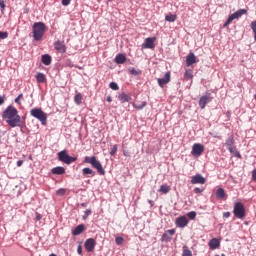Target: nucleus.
Here are the masks:
<instances>
[{
    "mask_svg": "<svg viewBox=\"0 0 256 256\" xmlns=\"http://www.w3.org/2000/svg\"><path fill=\"white\" fill-rule=\"evenodd\" d=\"M124 241L125 240L123 239V237H116L115 238L116 245H123Z\"/></svg>",
    "mask_w": 256,
    "mask_h": 256,
    "instance_id": "nucleus-39",
    "label": "nucleus"
},
{
    "mask_svg": "<svg viewBox=\"0 0 256 256\" xmlns=\"http://www.w3.org/2000/svg\"><path fill=\"white\" fill-rule=\"evenodd\" d=\"M43 65H49L51 63V56L49 54L42 55Z\"/></svg>",
    "mask_w": 256,
    "mask_h": 256,
    "instance_id": "nucleus-27",
    "label": "nucleus"
},
{
    "mask_svg": "<svg viewBox=\"0 0 256 256\" xmlns=\"http://www.w3.org/2000/svg\"><path fill=\"white\" fill-rule=\"evenodd\" d=\"M70 4H71V0H62V5L64 7H68V5H70Z\"/></svg>",
    "mask_w": 256,
    "mask_h": 256,
    "instance_id": "nucleus-44",
    "label": "nucleus"
},
{
    "mask_svg": "<svg viewBox=\"0 0 256 256\" xmlns=\"http://www.w3.org/2000/svg\"><path fill=\"white\" fill-rule=\"evenodd\" d=\"M204 151H205V146H203V144L195 143L192 146L191 155L193 157H201V155H203Z\"/></svg>",
    "mask_w": 256,
    "mask_h": 256,
    "instance_id": "nucleus-8",
    "label": "nucleus"
},
{
    "mask_svg": "<svg viewBox=\"0 0 256 256\" xmlns=\"http://www.w3.org/2000/svg\"><path fill=\"white\" fill-rule=\"evenodd\" d=\"M84 163H89L94 169L97 170V173H99V175H105V169H103V165L99 160H97V157L86 156L84 158Z\"/></svg>",
    "mask_w": 256,
    "mask_h": 256,
    "instance_id": "nucleus-3",
    "label": "nucleus"
},
{
    "mask_svg": "<svg viewBox=\"0 0 256 256\" xmlns=\"http://www.w3.org/2000/svg\"><path fill=\"white\" fill-rule=\"evenodd\" d=\"M52 175H65V168L63 166H57L51 169Z\"/></svg>",
    "mask_w": 256,
    "mask_h": 256,
    "instance_id": "nucleus-19",
    "label": "nucleus"
},
{
    "mask_svg": "<svg viewBox=\"0 0 256 256\" xmlns=\"http://www.w3.org/2000/svg\"><path fill=\"white\" fill-rule=\"evenodd\" d=\"M223 217H224L225 219H229V217H231V212H224V213H223Z\"/></svg>",
    "mask_w": 256,
    "mask_h": 256,
    "instance_id": "nucleus-48",
    "label": "nucleus"
},
{
    "mask_svg": "<svg viewBox=\"0 0 256 256\" xmlns=\"http://www.w3.org/2000/svg\"><path fill=\"white\" fill-rule=\"evenodd\" d=\"M125 61H127V56H125V54H118L115 57V63L117 65H123V63H125Z\"/></svg>",
    "mask_w": 256,
    "mask_h": 256,
    "instance_id": "nucleus-23",
    "label": "nucleus"
},
{
    "mask_svg": "<svg viewBox=\"0 0 256 256\" xmlns=\"http://www.w3.org/2000/svg\"><path fill=\"white\" fill-rule=\"evenodd\" d=\"M149 204H150V205H153V201L150 200V201H149Z\"/></svg>",
    "mask_w": 256,
    "mask_h": 256,
    "instance_id": "nucleus-57",
    "label": "nucleus"
},
{
    "mask_svg": "<svg viewBox=\"0 0 256 256\" xmlns=\"http://www.w3.org/2000/svg\"><path fill=\"white\" fill-rule=\"evenodd\" d=\"M251 29H252L253 33H256V21H253L251 23Z\"/></svg>",
    "mask_w": 256,
    "mask_h": 256,
    "instance_id": "nucleus-47",
    "label": "nucleus"
},
{
    "mask_svg": "<svg viewBox=\"0 0 256 256\" xmlns=\"http://www.w3.org/2000/svg\"><path fill=\"white\" fill-rule=\"evenodd\" d=\"M0 9L1 11H5V0H0Z\"/></svg>",
    "mask_w": 256,
    "mask_h": 256,
    "instance_id": "nucleus-45",
    "label": "nucleus"
},
{
    "mask_svg": "<svg viewBox=\"0 0 256 256\" xmlns=\"http://www.w3.org/2000/svg\"><path fill=\"white\" fill-rule=\"evenodd\" d=\"M175 235V229L167 230L161 237V241L164 243H169L171 239H173V236Z\"/></svg>",
    "mask_w": 256,
    "mask_h": 256,
    "instance_id": "nucleus-14",
    "label": "nucleus"
},
{
    "mask_svg": "<svg viewBox=\"0 0 256 256\" xmlns=\"http://www.w3.org/2000/svg\"><path fill=\"white\" fill-rule=\"evenodd\" d=\"M117 149H118L117 144L112 146L111 151H110L111 157L115 156V154L117 153Z\"/></svg>",
    "mask_w": 256,
    "mask_h": 256,
    "instance_id": "nucleus-38",
    "label": "nucleus"
},
{
    "mask_svg": "<svg viewBox=\"0 0 256 256\" xmlns=\"http://www.w3.org/2000/svg\"><path fill=\"white\" fill-rule=\"evenodd\" d=\"M41 219H42L41 214L37 213V214H36V220H37V221H41Z\"/></svg>",
    "mask_w": 256,
    "mask_h": 256,
    "instance_id": "nucleus-52",
    "label": "nucleus"
},
{
    "mask_svg": "<svg viewBox=\"0 0 256 256\" xmlns=\"http://www.w3.org/2000/svg\"><path fill=\"white\" fill-rule=\"evenodd\" d=\"M158 85L159 87L164 88L165 85H167V83H169V81H171V72H166L163 78H158Z\"/></svg>",
    "mask_w": 256,
    "mask_h": 256,
    "instance_id": "nucleus-13",
    "label": "nucleus"
},
{
    "mask_svg": "<svg viewBox=\"0 0 256 256\" xmlns=\"http://www.w3.org/2000/svg\"><path fill=\"white\" fill-rule=\"evenodd\" d=\"M187 217L190 218L192 221L197 217V212L191 211L187 213Z\"/></svg>",
    "mask_w": 256,
    "mask_h": 256,
    "instance_id": "nucleus-37",
    "label": "nucleus"
},
{
    "mask_svg": "<svg viewBox=\"0 0 256 256\" xmlns=\"http://www.w3.org/2000/svg\"><path fill=\"white\" fill-rule=\"evenodd\" d=\"M7 37H9L8 32L0 31V39H7Z\"/></svg>",
    "mask_w": 256,
    "mask_h": 256,
    "instance_id": "nucleus-42",
    "label": "nucleus"
},
{
    "mask_svg": "<svg viewBox=\"0 0 256 256\" xmlns=\"http://www.w3.org/2000/svg\"><path fill=\"white\" fill-rule=\"evenodd\" d=\"M106 101H107L108 103H111V101H113V98H111V96H107Z\"/></svg>",
    "mask_w": 256,
    "mask_h": 256,
    "instance_id": "nucleus-54",
    "label": "nucleus"
},
{
    "mask_svg": "<svg viewBox=\"0 0 256 256\" xmlns=\"http://www.w3.org/2000/svg\"><path fill=\"white\" fill-rule=\"evenodd\" d=\"M195 63H197V57L193 52H190L186 57V66L191 67V65H195Z\"/></svg>",
    "mask_w": 256,
    "mask_h": 256,
    "instance_id": "nucleus-17",
    "label": "nucleus"
},
{
    "mask_svg": "<svg viewBox=\"0 0 256 256\" xmlns=\"http://www.w3.org/2000/svg\"><path fill=\"white\" fill-rule=\"evenodd\" d=\"M228 151L234 155V157H237L238 159H241V153L235 146H232L231 148H228Z\"/></svg>",
    "mask_w": 256,
    "mask_h": 256,
    "instance_id": "nucleus-24",
    "label": "nucleus"
},
{
    "mask_svg": "<svg viewBox=\"0 0 256 256\" xmlns=\"http://www.w3.org/2000/svg\"><path fill=\"white\" fill-rule=\"evenodd\" d=\"M23 165V160H18L17 161V167H21Z\"/></svg>",
    "mask_w": 256,
    "mask_h": 256,
    "instance_id": "nucleus-53",
    "label": "nucleus"
},
{
    "mask_svg": "<svg viewBox=\"0 0 256 256\" xmlns=\"http://www.w3.org/2000/svg\"><path fill=\"white\" fill-rule=\"evenodd\" d=\"M184 77L187 80L193 79V70H191V69L186 70L185 73H184Z\"/></svg>",
    "mask_w": 256,
    "mask_h": 256,
    "instance_id": "nucleus-33",
    "label": "nucleus"
},
{
    "mask_svg": "<svg viewBox=\"0 0 256 256\" xmlns=\"http://www.w3.org/2000/svg\"><path fill=\"white\" fill-rule=\"evenodd\" d=\"M177 20V16L174 14H169L165 16V21H168V23H175Z\"/></svg>",
    "mask_w": 256,
    "mask_h": 256,
    "instance_id": "nucleus-28",
    "label": "nucleus"
},
{
    "mask_svg": "<svg viewBox=\"0 0 256 256\" xmlns=\"http://www.w3.org/2000/svg\"><path fill=\"white\" fill-rule=\"evenodd\" d=\"M82 175L84 177H95V175H97V173L93 169L86 167V168L82 169Z\"/></svg>",
    "mask_w": 256,
    "mask_h": 256,
    "instance_id": "nucleus-18",
    "label": "nucleus"
},
{
    "mask_svg": "<svg viewBox=\"0 0 256 256\" xmlns=\"http://www.w3.org/2000/svg\"><path fill=\"white\" fill-rule=\"evenodd\" d=\"M109 87L112 89V91H119V85L117 82H110Z\"/></svg>",
    "mask_w": 256,
    "mask_h": 256,
    "instance_id": "nucleus-34",
    "label": "nucleus"
},
{
    "mask_svg": "<svg viewBox=\"0 0 256 256\" xmlns=\"http://www.w3.org/2000/svg\"><path fill=\"white\" fill-rule=\"evenodd\" d=\"M47 31V26L43 22H35L32 26L34 41H41Z\"/></svg>",
    "mask_w": 256,
    "mask_h": 256,
    "instance_id": "nucleus-2",
    "label": "nucleus"
},
{
    "mask_svg": "<svg viewBox=\"0 0 256 256\" xmlns=\"http://www.w3.org/2000/svg\"><path fill=\"white\" fill-rule=\"evenodd\" d=\"M65 193H66L65 188H60L56 191V195H59V196H63L65 195Z\"/></svg>",
    "mask_w": 256,
    "mask_h": 256,
    "instance_id": "nucleus-40",
    "label": "nucleus"
},
{
    "mask_svg": "<svg viewBox=\"0 0 256 256\" xmlns=\"http://www.w3.org/2000/svg\"><path fill=\"white\" fill-rule=\"evenodd\" d=\"M205 177H203L201 174H196L192 176L191 183L192 185H205Z\"/></svg>",
    "mask_w": 256,
    "mask_h": 256,
    "instance_id": "nucleus-16",
    "label": "nucleus"
},
{
    "mask_svg": "<svg viewBox=\"0 0 256 256\" xmlns=\"http://www.w3.org/2000/svg\"><path fill=\"white\" fill-rule=\"evenodd\" d=\"M83 231H85V225L80 224V225L76 226L75 229L72 230V235L74 237H77V235H81V233H83Z\"/></svg>",
    "mask_w": 256,
    "mask_h": 256,
    "instance_id": "nucleus-20",
    "label": "nucleus"
},
{
    "mask_svg": "<svg viewBox=\"0 0 256 256\" xmlns=\"http://www.w3.org/2000/svg\"><path fill=\"white\" fill-rule=\"evenodd\" d=\"M45 74L43 73H38L36 74V81L37 83H45Z\"/></svg>",
    "mask_w": 256,
    "mask_h": 256,
    "instance_id": "nucleus-31",
    "label": "nucleus"
},
{
    "mask_svg": "<svg viewBox=\"0 0 256 256\" xmlns=\"http://www.w3.org/2000/svg\"><path fill=\"white\" fill-rule=\"evenodd\" d=\"M216 199H223L225 197V190L223 188H218L216 190Z\"/></svg>",
    "mask_w": 256,
    "mask_h": 256,
    "instance_id": "nucleus-25",
    "label": "nucleus"
},
{
    "mask_svg": "<svg viewBox=\"0 0 256 256\" xmlns=\"http://www.w3.org/2000/svg\"><path fill=\"white\" fill-rule=\"evenodd\" d=\"M77 253H78V255H83V247L81 245H78Z\"/></svg>",
    "mask_w": 256,
    "mask_h": 256,
    "instance_id": "nucleus-46",
    "label": "nucleus"
},
{
    "mask_svg": "<svg viewBox=\"0 0 256 256\" xmlns=\"http://www.w3.org/2000/svg\"><path fill=\"white\" fill-rule=\"evenodd\" d=\"M5 103V97L0 96V105H3Z\"/></svg>",
    "mask_w": 256,
    "mask_h": 256,
    "instance_id": "nucleus-51",
    "label": "nucleus"
},
{
    "mask_svg": "<svg viewBox=\"0 0 256 256\" xmlns=\"http://www.w3.org/2000/svg\"><path fill=\"white\" fill-rule=\"evenodd\" d=\"M134 109H138V111H141L142 109H145L147 107V102L143 101L141 104H133Z\"/></svg>",
    "mask_w": 256,
    "mask_h": 256,
    "instance_id": "nucleus-32",
    "label": "nucleus"
},
{
    "mask_svg": "<svg viewBox=\"0 0 256 256\" xmlns=\"http://www.w3.org/2000/svg\"><path fill=\"white\" fill-rule=\"evenodd\" d=\"M175 225L179 229H185V227H187V225H189V220L185 216H180L176 219Z\"/></svg>",
    "mask_w": 256,
    "mask_h": 256,
    "instance_id": "nucleus-11",
    "label": "nucleus"
},
{
    "mask_svg": "<svg viewBox=\"0 0 256 256\" xmlns=\"http://www.w3.org/2000/svg\"><path fill=\"white\" fill-rule=\"evenodd\" d=\"M97 245V242L93 238H88L85 243L84 247L88 253H93L95 251V246Z\"/></svg>",
    "mask_w": 256,
    "mask_h": 256,
    "instance_id": "nucleus-10",
    "label": "nucleus"
},
{
    "mask_svg": "<svg viewBox=\"0 0 256 256\" xmlns=\"http://www.w3.org/2000/svg\"><path fill=\"white\" fill-rule=\"evenodd\" d=\"M81 207H84V208L87 207V203H82Z\"/></svg>",
    "mask_w": 256,
    "mask_h": 256,
    "instance_id": "nucleus-55",
    "label": "nucleus"
},
{
    "mask_svg": "<svg viewBox=\"0 0 256 256\" xmlns=\"http://www.w3.org/2000/svg\"><path fill=\"white\" fill-rule=\"evenodd\" d=\"M221 256H225V254H221Z\"/></svg>",
    "mask_w": 256,
    "mask_h": 256,
    "instance_id": "nucleus-59",
    "label": "nucleus"
},
{
    "mask_svg": "<svg viewBox=\"0 0 256 256\" xmlns=\"http://www.w3.org/2000/svg\"><path fill=\"white\" fill-rule=\"evenodd\" d=\"M233 215L236 219H245V205L241 202H236L234 204Z\"/></svg>",
    "mask_w": 256,
    "mask_h": 256,
    "instance_id": "nucleus-6",
    "label": "nucleus"
},
{
    "mask_svg": "<svg viewBox=\"0 0 256 256\" xmlns=\"http://www.w3.org/2000/svg\"><path fill=\"white\" fill-rule=\"evenodd\" d=\"M2 119L6 121L9 127L15 129V127H21V116L19 115V111L12 105L7 106L5 111L2 113Z\"/></svg>",
    "mask_w": 256,
    "mask_h": 256,
    "instance_id": "nucleus-1",
    "label": "nucleus"
},
{
    "mask_svg": "<svg viewBox=\"0 0 256 256\" xmlns=\"http://www.w3.org/2000/svg\"><path fill=\"white\" fill-rule=\"evenodd\" d=\"M130 73L131 75H134L135 77H137V75H139V70H136L135 68H131Z\"/></svg>",
    "mask_w": 256,
    "mask_h": 256,
    "instance_id": "nucleus-43",
    "label": "nucleus"
},
{
    "mask_svg": "<svg viewBox=\"0 0 256 256\" xmlns=\"http://www.w3.org/2000/svg\"><path fill=\"white\" fill-rule=\"evenodd\" d=\"M31 117L38 119L41 125H47V113H45L41 108H33L30 110Z\"/></svg>",
    "mask_w": 256,
    "mask_h": 256,
    "instance_id": "nucleus-4",
    "label": "nucleus"
},
{
    "mask_svg": "<svg viewBox=\"0 0 256 256\" xmlns=\"http://www.w3.org/2000/svg\"><path fill=\"white\" fill-rule=\"evenodd\" d=\"M254 41H256V32H254Z\"/></svg>",
    "mask_w": 256,
    "mask_h": 256,
    "instance_id": "nucleus-56",
    "label": "nucleus"
},
{
    "mask_svg": "<svg viewBox=\"0 0 256 256\" xmlns=\"http://www.w3.org/2000/svg\"><path fill=\"white\" fill-rule=\"evenodd\" d=\"M209 247L210 249H213V250L219 249V247H221V242L219 241V239L213 238L209 242Z\"/></svg>",
    "mask_w": 256,
    "mask_h": 256,
    "instance_id": "nucleus-21",
    "label": "nucleus"
},
{
    "mask_svg": "<svg viewBox=\"0 0 256 256\" xmlns=\"http://www.w3.org/2000/svg\"><path fill=\"white\" fill-rule=\"evenodd\" d=\"M156 38L148 37L145 39V42L142 44V49H155Z\"/></svg>",
    "mask_w": 256,
    "mask_h": 256,
    "instance_id": "nucleus-12",
    "label": "nucleus"
},
{
    "mask_svg": "<svg viewBox=\"0 0 256 256\" xmlns=\"http://www.w3.org/2000/svg\"><path fill=\"white\" fill-rule=\"evenodd\" d=\"M58 160L66 165H71V163H75V161H77V157L69 156L67 150H62L58 152Z\"/></svg>",
    "mask_w": 256,
    "mask_h": 256,
    "instance_id": "nucleus-5",
    "label": "nucleus"
},
{
    "mask_svg": "<svg viewBox=\"0 0 256 256\" xmlns=\"http://www.w3.org/2000/svg\"><path fill=\"white\" fill-rule=\"evenodd\" d=\"M235 139H233L232 136L228 137L226 140V147L227 149H230L231 147H235Z\"/></svg>",
    "mask_w": 256,
    "mask_h": 256,
    "instance_id": "nucleus-26",
    "label": "nucleus"
},
{
    "mask_svg": "<svg viewBox=\"0 0 256 256\" xmlns=\"http://www.w3.org/2000/svg\"><path fill=\"white\" fill-rule=\"evenodd\" d=\"M74 102L76 103V105H81V103H83V96L81 95V93H78L74 96Z\"/></svg>",
    "mask_w": 256,
    "mask_h": 256,
    "instance_id": "nucleus-29",
    "label": "nucleus"
},
{
    "mask_svg": "<svg viewBox=\"0 0 256 256\" xmlns=\"http://www.w3.org/2000/svg\"><path fill=\"white\" fill-rule=\"evenodd\" d=\"M243 15H247V9L237 10L236 12H234L233 14H231L228 17V19L224 23V27H228V25H231V23H233V21H235V19H239V18L243 17Z\"/></svg>",
    "mask_w": 256,
    "mask_h": 256,
    "instance_id": "nucleus-7",
    "label": "nucleus"
},
{
    "mask_svg": "<svg viewBox=\"0 0 256 256\" xmlns=\"http://www.w3.org/2000/svg\"><path fill=\"white\" fill-rule=\"evenodd\" d=\"M118 99L119 101H121V103H129V101H131V97L129 96V94H126L125 92H122L118 95Z\"/></svg>",
    "mask_w": 256,
    "mask_h": 256,
    "instance_id": "nucleus-22",
    "label": "nucleus"
},
{
    "mask_svg": "<svg viewBox=\"0 0 256 256\" xmlns=\"http://www.w3.org/2000/svg\"><path fill=\"white\" fill-rule=\"evenodd\" d=\"M54 48L58 51V53H67V46H65V42L61 40L54 42Z\"/></svg>",
    "mask_w": 256,
    "mask_h": 256,
    "instance_id": "nucleus-15",
    "label": "nucleus"
},
{
    "mask_svg": "<svg viewBox=\"0 0 256 256\" xmlns=\"http://www.w3.org/2000/svg\"><path fill=\"white\" fill-rule=\"evenodd\" d=\"M21 99H23V94H19L14 101L17 103V105H21Z\"/></svg>",
    "mask_w": 256,
    "mask_h": 256,
    "instance_id": "nucleus-41",
    "label": "nucleus"
},
{
    "mask_svg": "<svg viewBox=\"0 0 256 256\" xmlns=\"http://www.w3.org/2000/svg\"><path fill=\"white\" fill-rule=\"evenodd\" d=\"M91 213H93L91 209L85 210L84 215L82 216L83 221L87 220V218L89 217V215H91Z\"/></svg>",
    "mask_w": 256,
    "mask_h": 256,
    "instance_id": "nucleus-36",
    "label": "nucleus"
},
{
    "mask_svg": "<svg viewBox=\"0 0 256 256\" xmlns=\"http://www.w3.org/2000/svg\"><path fill=\"white\" fill-rule=\"evenodd\" d=\"M252 181H256V169L252 171Z\"/></svg>",
    "mask_w": 256,
    "mask_h": 256,
    "instance_id": "nucleus-50",
    "label": "nucleus"
},
{
    "mask_svg": "<svg viewBox=\"0 0 256 256\" xmlns=\"http://www.w3.org/2000/svg\"><path fill=\"white\" fill-rule=\"evenodd\" d=\"M159 191V193H165V194H167V193H169V191H171V187H169L168 185H161L160 186V189L158 190Z\"/></svg>",
    "mask_w": 256,
    "mask_h": 256,
    "instance_id": "nucleus-30",
    "label": "nucleus"
},
{
    "mask_svg": "<svg viewBox=\"0 0 256 256\" xmlns=\"http://www.w3.org/2000/svg\"><path fill=\"white\" fill-rule=\"evenodd\" d=\"M213 101V97H211V93L206 92L199 100L200 109H204L207 106V103H211Z\"/></svg>",
    "mask_w": 256,
    "mask_h": 256,
    "instance_id": "nucleus-9",
    "label": "nucleus"
},
{
    "mask_svg": "<svg viewBox=\"0 0 256 256\" xmlns=\"http://www.w3.org/2000/svg\"><path fill=\"white\" fill-rule=\"evenodd\" d=\"M49 256H56L54 253L50 254Z\"/></svg>",
    "mask_w": 256,
    "mask_h": 256,
    "instance_id": "nucleus-58",
    "label": "nucleus"
},
{
    "mask_svg": "<svg viewBox=\"0 0 256 256\" xmlns=\"http://www.w3.org/2000/svg\"><path fill=\"white\" fill-rule=\"evenodd\" d=\"M182 256H193V252H191V250L187 249V246H184Z\"/></svg>",
    "mask_w": 256,
    "mask_h": 256,
    "instance_id": "nucleus-35",
    "label": "nucleus"
},
{
    "mask_svg": "<svg viewBox=\"0 0 256 256\" xmlns=\"http://www.w3.org/2000/svg\"><path fill=\"white\" fill-rule=\"evenodd\" d=\"M194 193H196V194L203 193V190L201 188L197 187L194 189Z\"/></svg>",
    "mask_w": 256,
    "mask_h": 256,
    "instance_id": "nucleus-49",
    "label": "nucleus"
}]
</instances>
